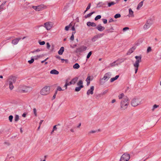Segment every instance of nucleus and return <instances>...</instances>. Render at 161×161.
<instances>
[{
	"mask_svg": "<svg viewBox=\"0 0 161 161\" xmlns=\"http://www.w3.org/2000/svg\"><path fill=\"white\" fill-rule=\"evenodd\" d=\"M129 104L128 99L127 97L124 98L121 102V110H125L126 109Z\"/></svg>",
	"mask_w": 161,
	"mask_h": 161,
	"instance_id": "obj_1",
	"label": "nucleus"
},
{
	"mask_svg": "<svg viewBox=\"0 0 161 161\" xmlns=\"http://www.w3.org/2000/svg\"><path fill=\"white\" fill-rule=\"evenodd\" d=\"M135 58L136 60L133 65L135 67V73L136 74L138 70V68L139 66V64L141 62V57L140 56H136Z\"/></svg>",
	"mask_w": 161,
	"mask_h": 161,
	"instance_id": "obj_2",
	"label": "nucleus"
},
{
	"mask_svg": "<svg viewBox=\"0 0 161 161\" xmlns=\"http://www.w3.org/2000/svg\"><path fill=\"white\" fill-rule=\"evenodd\" d=\"M50 87L45 86L40 91V94L42 95H46L49 94L50 92Z\"/></svg>",
	"mask_w": 161,
	"mask_h": 161,
	"instance_id": "obj_3",
	"label": "nucleus"
},
{
	"mask_svg": "<svg viewBox=\"0 0 161 161\" xmlns=\"http://www.w3.org/2000/svg\"><path fill=\"white\" fill-rule=\"evenodd\" d=\"M32 8L36 11H39L46 9L47 7L44 4H41L37 6H33Z\"/></svg>",
	"mask_w": 161,
	"mask_h": 161,
	"instance_id": "obj_4",
	"label": "nucleus"
},
{
	"mask_svg": "<svg viewBox=\"0 0 161 161\" xmlns=\"http://www.w3.org/2000/svg\"><path fill=\"white\" fill-rule=\"evenodd\" d=\"M130 158V156L129 154L125 153L121 156L119 161H128Z\"/></svg>",
	"mask_w": 161,
	"mask_h": 161,
	"instance_id": "obj_5",
	"label": "nucleus"
},
{
	"mask_svg": "<svg viewBox=\"0 0 161 161\" xmlns=\"http://www.w3.org/2000/svg\"><path fill=\"white\" fill-rule=\"evenodd\" d=\"M153 21L151 19H149L147 21L146 23L144 25L143 28L144 30H147L152 25Z\"/></svg>",
	"mask_w": 161,
	"mask_h": 161,
	"instance_id": "obj_6",
	"label": "nucleus"
},
{
	"mask_svg": "<svg viewBox=\"0 0 161 161\" xmlns=\"http://www.w3.org/2000/svg\"><path fill=\"white\" fill-rule=\"evenodd\" d=\"M44 27L47 30H49L52 27L53 23L51 22H48L45 23L44 24Z\"/></svg>",
	"mask_w": 161,
	"mask_h": 161,
	"instance_id": "obj_7",
	"label": "nucleus"
},
{
	"mask_svg": "<svg viewBox=\"0 0 161 161\" xmlns=\"http://www.w3.org/2000/svg\"><path fill=\"white\" fill-rule=\"evenodd\" d=\"M87 47L84 46H82L76 49V52L77 53H82L86 50Z\"/></svg>",
	"mask_w": 161,
	"mask_h": 161,
	"instance_id": "obj_8",
	"label": "nucleus"
},
{
	"mask_svg": "<svg viewBox=\"0 0 161 161\" xmlns=\"http://www.w3.org/2000/svg\"><path fill=\"white\" fill-rule=\"evenodd\" d=\"M140 103V101L138 98H134L131 101V105L133 107L137 106Z\"/></svg>",
	"mask_w": 161,
	"mask_h": 161,
	"instance_id": "obj_9",
	"label": "nucleus"
},
{
	"mask_svg": "<svg viewBox=\"0 0 161 161\" xmlns=\"http://www.w3.org/2000/svg\"><path fill=\"white\" fill-rule=\"evenodd\" d=\"M16 77L15 76H10L8 79L9 83L11 82L12 83H15L16 80Z\"/></svg>",
	"mask_w": 161,
	"mask_h": 161,
	"instance_id": "obj_10",
	"label": "nucleus"
},
{
	"mask_svg": "<svg viewBox=\"0 0 161 161\" xmlns=\"http://www.w3.org/2000/svg\"><path fill=\"white\" fill-rule=\"evenodd\" d=\"M111 75L110 73H106L104 75L103 78L102 79H103L104 80H107L110 78Z\"/></svg>",
	"mask_w": 161,
	"mask_h": 161,
	"instance_id": "obj_11",
	"label": "nucleus"
},
{
	"mask_svg": "<svg viewBox=\"0 0 161 161\" xmlns=\"http://www.w3.org/2000/svg\"><path fill=\"white\" fill-rule=\"evenodd\" d=\"M94 90V86H92L90 89L87 91V95H89L90 94H93V91Z\"/></svg>",
	"mask_w": 161,
	"mask_h": 161,
	"instance_id": "obj_12",
	"label": "nucleus"
},
{
	"mask_svg": "<svg viewBox=\"0 0 161 161\" xmlns=\"http://www.w3.org/2000/svg\"><path fill=\"white\" fill-rule=\"evenodd\" d=\"M21 38H20L15 39L12 40V43L14 45H16L18 43L19 41L21 40Z\"/></svg>",
	"mask_w": 161,
	"mask_h": 161,
	"instance_id": "obj_13",
	"label": "nucleus"
},
{
	"mask_svg": "<svg viewBox=\"0 0 161 161\" xmlns=\"http://www.w3.org/2000/svg\"><path fill=\"white\" fill-rule=\"evenodd\" d=\"M136 47H133L130 48L127 52V55H130L132 53L134 50L135 49Z\"/></svg>",
	"mask_w": 161,
	"mask_h": 161,
	"instance_id": "obj_14",
	"label": "nucleus"
},
{
	"mask_svg": "<svg viewBox=\"0 0 161 161\" xmlns=\"http://www.w3.org/2000/svg\"><path fill=\"white\" fill-rule=\"evenodd\" d=\"M96 28L100 31H102L105 29V27L102 26L101 25H98Z\"/></svg>",
	"mask_w": 161,
	"mask_h": 161,
	"instance_id": "obj_15",
	"label": "nucleus"
},
{
	"mask_svg": "<svg viewBox=\"0 0 161 161\" xmlns=\"http://www.w3.org/2000/svg\"><path fill=\"white\" fill-rule=\"evenodd\" d=\"M78 80L77 77H75L73 78L70 82V84H74Z\"/></svg>",
	"mask_w": 161,
	"mask_h": 161,
	"instance_id": "obj_16",
	"label": "nucleus"
},
{
	"mask_svg": "<svg viewBox=\"0 0 161 161\" xmlns=\"http://www.w3.org/2000/svg\"><path fill=\"white\" fill-rule=\"evenodd\" d=\"M87 25L88 26H91L92 27H95L96 26V24L95 23L90 22H87Z\"/></svg>",
	"mask_w": 161,
	"mask_h": 161,
	"instance_id": "obj_17",
	"label": "nucleus"
},
{
	"mask_svg": "<svg viewBox=\"0 0 161 161\" xmlns=\"http://www.w3.org/2000/svg\"><path fill=\"white\" fill-rule=\"evenodd\" d=\"M64 51V47H61L60 50L58 51V53L59 54V55H62V54L63 52Z\"/></svg>",
	"mask_w": 161,
	"mask_h": 161,
	"instance_id": "obj_18",
	"label": "nucleus"
},
{
	"mask_svg": "<svg viewBox=\"0 0 161 161\" xmlns=\"http://www.w3.org/2000/svg\"><path fill=\"white\" fill-rule=\"evenodd\" d=\"M50 73L51 74L58 75L59 74V72L55 69H53L51 71Z\"/></svg>",
	"mask_w": 161,
	"mask_h": 161,
	"instance_id": "obj_19",
	"label": "nucleus"
},
{
	"mask_svg": "<svg viewBox=\"0 0 161 161\" xmlns=\"http://www.w3.org/2000/svg\"><path fill=\"white\" fill-rule=\"evenodd\" d=\"M129 17H134L133 12L131 8L129 9Z\"/></svg>",
	"mask_w": 161,
	"mask_h": 161,
	"instance_id": "obj_20",
	"label": "nucleus"
},
{
	"mask_svg": "<svg viewBox=\"0 0 161 161\" xmlns=\"http://www.w3.org/2000/svg\"><path fill=\"white\" fill-rule=\"evenodd\" d=\"M119 77V75H116L114 77L111 78L110 80L111 82H112L117 80Z\"/></svg>",
	"mask_w": 161,
	"mask_h": 161,
	"instance_id": "obj_21",
	"label": "nucleus"
},
{
	"mask_svg": "<svg viewBox=\"0 0 161 161\" xmlns=\"http://www.w3.org/2000/svg\"><path fill=\"white\" fill-rule=\"evenodd\" d=\"M105 4L102 2H100L97 4V7H104Z\"/></svg>",
	"mask_w": 161,
	"mask_h": 161,
	"instance_id": "obj_22",
	"label": "nucleus"
},
{
	"mask_svg": "<svg viewBox=\"0 0 161 161\" xmlns=\"http://www.w3.org/2000/svg\"><path fill=\"white\" fill-rule=\"evenodd\" d=\"M84 87L83 86H81L77 87H76L75 88V91L76 92L79 91L81 88H83Z\"/></svg>",
	"mask_w": 161,
	"mask_h": 161,
	"instance_id": "obj_23",
	"label": "nucleus"
},
{
	"mask_svg": "<svg viewBox=\"0 0 161 161\" xmlns=\"http://www.w3.org/2000/svg\"><path fill=\"white\" fill-rule=\"evenodd\" d=\"M143 1H142L138 4L137 8V9H139L142 6L143 4Z\"/></svg>",
	"mask_w": 161,
	"mask_h": 161,
	"instance_id": "obj_24",
	"label": "nucleus"
},
{
	"mask_svg": "<svg viewBox=\"0 0 161 161\" xmlns=\"http://www.w3.org/2000/svg\"><path fill=\"white\" fill-rule=\"evenodd\" d=\"M72 26V23H70L69 25L66 26L65 28V30L66 31H68L69 30V28L71 26Z\"/></svg>",
	"mask_w": 161,
	"mask_h": 161,
	"instance_id": "obj_25",
	"label": "nucleus"
},
{
	"mask_svg": "<svg viewBox=\"0 0 161 161\" xmlns=\"http://www.w3.org/2000/svg\"><path fill=\"white\" fill-rule=\"evenodd\" d=\"M95 13V12H93L87 14V15L85 16V18H86L88 17H90L93 14Z\"/></svg>",
	"mask_w": 161,
	"mask_h": 161,
	"instance_id": "obj_26",
	"label": "nucleus"
},
{
	"mask_svg": "<svg viewBox=\"0 0 161 161\" xmlns=\"http://www.w3.org/2000/svg\"><path fill=\"white\" fill-rule=\"evenodd\" d=\"M74 69H78L80 67V65L77 63L75 64L73 66Z\"/></svg>",
	"mask_w": 161,
	"mask_h": 161,
	"instance_id": "obj_27",
	"label": "nucleus"
},
{
	"mask_svg": "<svg viewBox=\"0 0 161 161\" xmlns=\"http://www.w3.org/2000/svg\"><path fill=\"white\" fill-rule=\"evenodd\" d=\"M25 90H23V92H28L29 91V90L30 88V87H29L26 86H25Z\"/></svg>",
	"mask_w": 161,
	"mask_h": 161,
	"instance_id": "obj_28",
	"label": "nucleus"
},
{
	"mask_svg": "<svg viewBox=\"0 0 161 161\" xmlns=\"http://www.w3.org/2000/svg\"><path fill=\"white\" fill-rule=\"evenodd\" d=\"M75 31L73 32L71 36L70 37V39L71 41H73L74 40V35L75 33Z\"/></svg>",
	"mask_w": 161,
	"mask_h": 161,
	"instance_id": "obj_29",
	"label": "nucleus"
},
{
	"mask_svg": "<svg viewBox=\"0 0 161 161\" xmlns=\"http://www.w3.org/2000/svg\"><path fill=\"white\" fill-rule=\"evenodd\" d=\"M116 3H115L114 2H111L108 3V7H110L111 6L114 5V4H115Z\"/></svg>",
	"mask_w": 161,
	"mask_h": 161,
	"instance_id": "obj_30",
	"label": "nucleus"
},
{
	"mask_svg": "<svg viewBox=\"0 0 161 161\" xmlns=\"http://www.w3.org/2000/svg\"><path fill=\"white\" fill-rule=\"evenodd\" d=\"M83 82L82 80H80L77 83V85L78 86H83Z\"/></svg>",
	"mask_w": 161,
	"mask_h": 161,
	"instance_id": "obj_31",
	"label": "nucleus"
},
{
	"mask_svg": "<svg viewBox=\"0 0 161 161\" xmlns=\"http://www.w3.org/2000/svg\"><path fill=\"white\" fill-rule=\"evenodd\" d=\"M6 3V1L4 2L0 6V11H1V10H2L3 9V5Z\"/></svg>",
	"mask_w": 161,
	"mask_h": 161,
	"instance_id": "obj_32",
	"label": "nucleus"
},
{
	"mask_svg": "<svg viewBox=\"0 0 161 161\" xmlns=\"http://www.w3.org/2000/svg\"><path fill=\"white\" fill-rule=\"evenodd\" d=\"M13 84V83H12L11 82L9 83V88L11 90L13 89L14 88V86Z\"/></svg>",
	"mask_w": 161,
	"mask_h": 161,
	"instance_id": "obj_33",
	"label": "nucleus"
},
{
	"mask_svg": "<svg viewBox=\"0 0 161 161\" xmlns=\"http://www.w3.org/2000/svg\"><path fill=\"white\" fill-rule=\"evenodd\" d=\"M91 6V3H89L88 4V6H87L86 10L84 12V13H85L86 11H87L88 10H89Z\"/></svg>",
	"mask_w": 161,
	"mask_h": 161,
	"instance_id": "obj_34",
	"label": "nucleus"
},
{
	"mask_svg": "<svg viewBox=\"0 0 161 161\" xmlns=\"http://www.w3.org/2000/svg\"><path fill=\"white\" fill-rule=\"evenodd\" d=\"M101 16L100 15H98L96 16L95 18V20H97L98 19H101Z\"/></svg>",
	"mask_w": 161,
	"mask_h": 161,
	"instance_id": "obj_35",
	"label": "nucleus"
},
{
	"mask_svg": "<svg viewBox=\"0 0 161 161\" xmlns=\"http://www.w3.org/2000/svg\"><path fill=\"white\" fill-rule=\"evenodd\" d=\"M120 17H121L120 14H116L114 15V17L116 19V18H120Z\"/></svg>",
	"mask_w": 161,
	"mask_h": 161,
	"instance_id": "obj_36",
	"label": "nucleus"
},
{
	"mask_svg": "<svg viewBox=\"0 0 161 161\" xmlns=\"http://www.w3.org/2000/svg\"><path fill=\"white\" fill-rule=\"evenodd\" d=\"M92 51L90 52L87 56V57H86L88 59L91 56V55H92Z\"/></svg>",
	"mask_w": 161,
	"mask_h": 161,
	"instance_id": "obj_37",
	"label": "nucleus"
},
{
	"mask_svg": "<svg viewBox=\"0 0 161 161\" xmlns=\"http://www.w3.org/2000/svg\"><path fill=\"white\" fill-rule=\"evenodd\" d=\"M19 119V116L18 115H16L15 117L14 120L15 121H17Z\"/></svg>",
	"mask_w": 161,
	"mask_h": 161,
	"instance_id": "obj_38",
	"label": "nucleus"
},
{
	"mask_svg": "<svg viewBox=\"0 0 161 161\" xmlns=\"http://www.w3.org/2000/svg\"><path fill=\"white\" fill-rule=\"evenodd\" d=\"M13 116L11 115L9 116V119L10 122H12L13 120Z\"/></svg>",
	"mask_w": 161,
	"mask_h": 161,
	"instance_id": "obj_39",
	"label": "nucleus"
},
{
	"mask_svg": "<svg viewBox=\"0 0 161 161\" xmlns=\"http://www.w3.org/2000/svg\"><path fill=\"white\" fill-rule=\"evenodd\" d=\"M124 96V94L123 93H122L121 94L119 95L118 97H119V99H122L123 97Z\"/></svg>",
	"mask_w": 161,
	"mask_h": 161,
	"instance_id": "obj_40",
	"label": "nucleus"
},
{
	"mask_svg": "<svg viewBox=\"0 0 161 161\" xmlns=\"http://www.w3.org/2000/svg\"><path fill=\"white\" fill-rule=\"evenodd\" d=\"M34 59L32 58L31 60L28 61V62L30 64H31L34 62Z\"/></svg>",
	"mask_w": 161,
	"mask_h": 161,
	"instance_id": "obj_41",
	"label": "nucleus"
},
{
	"mask_svg": "<svg viewBox=\"0 0 161 161\" xmlns=\"http://www.w3.org/2000/svg\"><path fill=\"white\" fill-rule=\"evenodd\" d=\"M64 90H62L61 88L59 86H58V87H57V90L56 91H57V92L58 91H63Z\"/></svg>",
	"mask_w": 161,
	"mask_h": 161,
	"instance_id": "obj_42",
	"label": "nucleus"
},
{
	"mask_svg": "<svg viewBox=\"0 0 161 161\" xmlns=\"http://www.w3.org/2000/svg\"><path fill=\"white\" fill-rule=\"evenodd\" d=\"M34 113L36 116H37L36 110V108H34L33 109Z\"/></svg>",
	"mask_w": 161,
	"mask_h": 161,
	"instance_id": "obj_43",
	"label": "nucleus"
},
{
	"mask_svg": "<svg viewBox=\"0 0 161 161\" xmlns=\"http://www.w3.org/2000/svg\"><path fill=\"white\" fill-rule=\"evenodd\" d=\"M117 61H114L113 63L111 64H110V66H111V67H113V66H114L115 65V63H116Z\"/></svg>",
	"mask_w": 161,
	"mask_h": 161,
	"instance_id": "obj_44",
	"label": "nucleus"
},
{
	"mask_svg": "<svg viewBox=\"0 0 161 161\" xmlns=\"http://www.w3.org/2000/svg\"><path fill=\"white\" fill-rule=\"evenodd\" d=\"M57 91H56L53 97V99H54L55 97H56V94H57Z\"/></svg>",
	"mask_w": 161,
	"mask_h": 161,
	"instance_id": "obj_45",
	"label": "nucleus"
},
{
	"mask_svg": "<svg viewBox=\"0 0 161 161\" xmlns=\"http://www.w3.org/2000/svg\"><path fill=\"white\" fill-rule=\"evenodd\" d=\"M47 49H49L50 47V45L49 43V42H47Z\"/></svg>",
	"mask_w": 161,
	"mask_h": 161,
	"instance_id": "obj_46",
	"label": "nucleus"
},
{
	"mask_svg": "<svg viewBox=\"0 0 161 161\" xmlns=\"http://www.w3.org/2000/svg\"><path fill=\"white\" fill-rule=\"evenodd\" d=\"M42 56L41 55H37L35 57V59L37 60L38 58L41 57Z\"/></svg>",
	"mask_w": 161,
	"mask_h": 161,
	"instance_id": "obj_47",
	"label": "nucleus"
},
{
	"mask_svg": "<svg viewBox=\"0 0 161 161\" xmlns=\"http://www.w3.org/2000/svg\"><path fill=\"white\" fill-rule=\"evenodd\" d=\"M152 50L151 47H148L147 49V52L148 53L151 52Z\"/></svg>",
	"mask_w": 161,
	"mask_h": 161,
	"instance_id": "obj_48",
	"label": "nucleus"
},
{
	"mask_svg": "<svg viewBox=\"0 0 161 161\" xmlns=\"http://www.w3.org/2000/svg\"><path fill=\"white\" fill-rule=\"evenodd\" d=\"M158 107V105H157L156 104H154L153 106V110L154 109Z\"/></svg>",
	"mask_w": 161,
	"mask_h": 161,
	"instance_id": "obj_49",
	"label": "nucleus"
},
{
	"mask_svg": "<svg viewBox=\"0 0 161 161\" xmlns=\"http://www.w3.org/2000/svg\"><path fill=\"white\" fill-rule=\"evenodd\" d=\"M39 43L40 45H44L45 44V42L44 41L40 42Z\"/></svg>",
	"mask_w": 161,
	"mask_h": 161,
	"instance_id": "obj_50",
	"label": "nucleus"
},
{
	"mask_svg": "<svg viewBox=\"0 0 161 161\" xmlns=\"http://www.w3.org/2000/svg\"><path fill=\"white\" fill-rule=\"evenodd\" d=\"M108 90H106L104 92H103V93H101V94L102 95H104L105 94L107 93L108 92Z\"/></svg>",
	"mask_w": 161,
	"mask_h": 161,
	"instance_id": "obj_51",
	"label": "nucleus"
},
{
	"mask_svg": "<svg viewBox=\"0 0 161 161\" xmlns=\"http://www.w3.org/2000/svg\"><path fill=\"white\" fill-rule=\"evenodd\" d=\"M103 23L105 24H106L107 22V20L106 19H103Z\"/></svg>",
	"mask_w": 161,
	"mask_h": 161,
	"instance_id": "obj_52",
	"label": "nucleus"
},
{
	"mask_svg": "<svg viewBox=\"0 0 161 161\" xmlns=\"http://www.w3.org/2000/svg\"><path fill=\"white\" fill-rule=\"evenodd\" d=\"M129 29V28L127 27H125L123 28V31H125L128 30Z\"/></svg>",
	"mask_w": 161,
	"mask_h": 161,
	"instance_id": "obj_53",
	"label": "nucleus"
},
{
	"mask_svg": "<svg viewBox=\"0 0 161 161\" xmlns=\"http://www.w3.org/2000/svg\"><path fill=\"white\" fill-rule=\"evenodd\" d=\"M53 130L54 131L57 130V128L56 127V125H55L53 126Z\"/></svg>",
	"mask_w": 161,
	"mask_h": 161,
	"instance_id": "obj_54",
	"label": "nucleus"
},
{
	"mask_svg": "<svg viewBox=\"0 0 161 161\" xmlns=\"http://www.w3.org/2000/svg\"><path fill=\"white\" fill-rule=\"evenodd\" d=\"M69 86V84H68V83L66 82L65 85L64 86V87H65V89H66L67 88V86Z\"/></svg>",
	"mask_w": 161,
	"mask_h": 161,
	"instance_id": "obj_55",
	"label": "nucleus"
},
{
	"mask_svg": "<svg viewBox=\"0 0 161 161\" xmlns=\"http://www.w3.org/2000/svg\"><path fill=\"white\" fill-rule=\"evenodd\" d=\"M71 30L73 31H74V32L75 31V27H74V25L73 26H72V28H71Z\"/></svg>",
	"mask_w": 161,
	"mask_h": 161,
	"instance_id": "obj_56",
	"label": "nucleus"
},
{
	"mask_svg": "<svg viewBox=\"0 0 161 161\" xmlns=\"http://www.w3.org/2000/svg\"><path fill=\"white\" fill-rule=\"evenodd\" d=\"M55 57L57 58L58 59H60L61 60V59L60 57L59 56H58V55L56 56H55Z\"/></svg>",
	"mask_w": 161,
	"mask_h": 161,
	"instance_id": "obj_57",
	"label": "nucleus"
},
{
	"mask_svg": "<svg viewBox=\"0 0 161 161\" xmlns=\"http://www.w3.org/2000/svg\"><path fill=\"white\" fill-rule=\"evenodd\" d=\"M48 59V58H46L44 60L42 61H41V63H43L44 62H45V61H46Z\"/></svg>",
	"mask_w": 161,
	"mask_h": 161,
	"instance_id": "obj_58",
	"label": "nucleus"
},
{
	"mask_svg": "<svg viewBox=\"0 0 161 161\" xmlns=\"http://www.w3.org/2000/svg\"><path fill=\"white\" fill-rule=\"evenodd\" d=\"M90 76H88V77H87V78L86 80V81L89 80V81H90Z\"/></svg>",
	"mask_w": 161,
	"mask_h": 161,
	"instance_id": "obj_59",
	"label": "nucleus"
},
{
	"mask_svg": "<svg viewBox=\"0 0 161 161\" xmlns=\"http://www.w3.org/2000/svg\"><path fill=\"white\" fill-rule=\"evenodd\" d=\"M113 21H114V20H113V19H111L109 20V22H113Z\"/></svg>",
	"mask_w": 161,
	"mask_h": 161,
	"instance_id": "obj_60",
	"label": "nucleus"
},
{
	"mask_svg": "<svg viewBox=\"0 0 161 161\" xmlns=\"http://www.w3.org/2000/svg\"><path fill=\"white\" fill-rule=\"evenodd\" d=\"M43 121V120H41L39 123V125H41L42 124Z\"/></svg>",
	"mask_w": 161,
	"mask_h": 161,
	"instance_id": "obj_61",
	"label": "nucleus"
},
{
	"mask_svg": "<svg viewBox=\"0 0 161 161\" xmlns=\"http://www.w3.org/2000/svg\"><path fill=\"white\" fill-rule=\"evenodd\" d=\"M96 38V36H94L92 39V40L93 41H95V40H94V39L95 38Z\"/></svg>",
	"mask_w": 161,
	"mask_h": 161,
	"instance_id": "obj_62",
	"label": "nucleus"
},
{
	"mask_svg": "<svg viewBox=\"0 0 161 161\" xmlns=\"http://www.w3.org/2000/svg\"><path fill=\"white\" fill-rule=\"evenodd\" d=\"M115 101H116V100H115V99H113V100H112V102H111V103H114V102H115Z\"/></svg>",
	"mask_w": 161,
	"mask_h": 161,
	"instance_id": "obj_63",
	"label": "nucleus"
},
{
	"mask_svg": "<svg viewBox=\"0 0 161 161\" xmlns=\"http://www.w3.org/2000/svg\"><path fill=\"white\" fill-rule=\"evenodd\" d=\"M66 63H68V60L67 59H65V60H64V61Z\"/></svg>",
	"mask_w": 161,
	"mask_h": 161,
	"instance_id": "obj_64",
	"label": "nucleus"
}]
</instances>
